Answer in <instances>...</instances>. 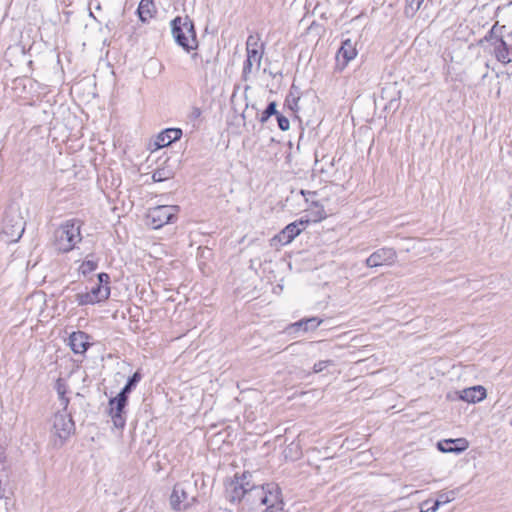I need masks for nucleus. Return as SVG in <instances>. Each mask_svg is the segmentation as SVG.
Returning <instances> with one entry per match:
<instances>
[{"label": "nucleus", "instance_id": "f257e3e1", "mask_svg": "<svg viewBox=\"0 0 512 512\" xmlns=\"http://www.w3.org/2000/svg\"><path fill=\"white\" fill-rule=\"evenodd\" d=\"M142 378L140 371H136L130 376L121 389L115 396L109 399L108 414L112 418L113 424L116 428H124L126 424V407L128 406L129 394L136 388Z\"/></svg>", "mask_w": 512, "mask_h": 512}, {"label": "nucleus", "instance_id": "f03ea898", "mask_svg": "<svg viewBox=\"0 0 512 512\" xmlns=\"http://www.w3.org/2000/svg\"><path fill=\"white\" fill-rule=\"evenodd\" d=\"M83 221L72 218L61 223L53 233L52 245L58 253H68L82 241L81 227Z\"/></svg>", "mask_w": 512, "mask_h": 512}, {"label": "nucleus", "instance_id": "7ed1b4c3", "mask_svg": "<svg viewBox=\"0 0 512 512\" xmlns=\"http://www.w3.org/2000/svg\"><path fill=\"white\" fill-rule=\"evenodd\" d=\"M279 497H281V491L276 484L257 486L251 483L248 496H246V504L251 512H259L269 504L278 502Z\"/></svg>", "mask_w": 512, "mask_h": 512}, {"label": "nucleus", "instance_id": "20e7f679", "mask_svg": "<svg viewBox=\"0 0 512 512\" xmlns=\"http://www.w3.org/2000/svg\"><path fill=\"white\" fill-rule=\"evenodd\" d=\"M171 32L175 42L190 52L198 46L194 22L188 17L177 16L171 21Z\"/></svg>", "mask_w": 512, "mask_h": 512}, {"label": "nucleus", "instance_id": "39448f33", "mask_svg": "<svg viewBox=\"0 0 512 512\" xmlns=\"http://www.w3.org/2000/svg\"><path fill=\"white\" fill-rule=\"evenodd\" d=\"M196 489V482L190 480L178 482L174 485L170 495V505L174 511H183L197 502V495L191 492Z\"/></svg>", "mask_w": 512, "mask_h": 512}, {"label": "nucleus", "instance_id": "423d86ee", "mask_svg": "<svg viewBox=\"0 0 512 512\" xmlns=\"http://www.w3.org/2000/svg\"><path fill=\"white\" fill-rule=\"evenodd\" d=\"M252 474L248 471L243 472L240 476L235 474L234 477L225 482V497L226 499L235 504L244 501L246 503V496L251 487Z\"/></svg>", "mask_w": 512, "mask_h": 512}, {"label": "nucleus", "instance_id": "0eeeda50", "mask_svg": "<svg viewBox=\"0 0 512 512\" xmlns=\"http://www.w3.org/2000/svg\"><path fill=\"white\" fill-rule=\"evenodd\" d=\"M180 208L176 205H159L150 208L147 213V223L153 229H160L166 224L174 223Z\"/></svg>", "mask_w": 512, "mask_h": 512}, {"label": "nucleus", "instance_id": "6e6552de", "mask_svg": "<svg viewBox=\"0 0 512 512\" xmlns=\"http://www.w3.org/2000/svg\"><path fill=\"white\" fill-rule=\"evenodd\" d=\"M75 431V423L67 411L57 412L53 418V432L63 443Z\"/></svg>", "mask_w": 512, "mask_h": 512}, {"label": "nucleus", "instance_id": "1a4fd4ad", "mask_svg": "<svg viewBox=\"0 0 512 512\" xmlns=\"http://www.w3.org/2000/svg\"><path fill=\"white\" fill-rule=\"evenodd\" d=\"M246 59L255 62L260 67L264 54V44L260 43L259 35H250L246 41Z\"/></svg>", "mask_w": 512, "mask_h": 512}, {"label": "nucleus", "instance_id": "9d476101", "mask_svg": "<svg viewBox=\"0 0 512 512\" xmlns=\"http://www.w3.org/2000/svg\"><path fill=\"white\" fill-rule=\"evenodd\" d=\"M90 336L84 331H74L68 338V345L75 354H84L91 346Z\"/></svg>", "mask_w": 512, "mask_h": 512}, {"label": "nucleus", "instance_id": "9b49d317", "mask_svg": "<svg viewBox=\"0 0 512 512\" xmlns=\"http://www.w3.org/2000/svg\"><path fill=\"white\" fill-rule=\"evenodd\" d=\"M469 447L465 438L444 439L437 443V448L443 453H461Z\"/></svg>", "mask_w": 512, "mask_h": 512}, {"label": "nucleus", "instance_id": "f8f14e48", "mask_svg": "<svg viewBox=\"0 0 512 512\" xmlns=\"http://www.w3.org/2000/svg\"><path fill=\"white\" fill-rule=\"evenodd\" d=\"M322 320H319L316 317L311 318H303L295 323L290 324L286 328V333L288 335H293L299 332H307L309 330H315L320 324Z\"/></svg>", "mask_w": 512, "mask_h": 512}, {"label": "nucleus", "instance_id": "ddd939ff", "mask_svg": "<svg viewBox=\"0 0 512 512\" xmlns=\"http://www.w3.org/2000/svg\"><path fill=\"white\" fill-rule=\"evenodd\" d=\"M182 136L180 128H167L157 135L155 145L157 148H163L171 145L173 142L179 140Z\"/></svg>", "mask_w": 512, "mask_h": 512}, {"label": "nucleus", "instance_id": "4468645a", "mask_svg": "<svg viewBox=\"0 0 512 512\" xmlns=\"http://www.w3.org/2000/svg\"><path fill=\"white\" fill-rule=\"evenodd\" d=\"M486 389L481 386H473L459 392V399L468 403H477L486 398Z\"/></svg>", "mask_w": 512, "mask_h": 512}, {"label": "nucleus", "instance_id": "2eb2a0df", "mask_svg": "<svg viewBox=\"0 0 512 512\" xmlns=\"http://www.w3.org/2000/svg\"><path fill=\"white\" fill-rule=\"evenodd\" d=\"M493 53L496 59L502 64L512 62V48L504 41V39H496L493 46Z\"/></svg>", "mask_w": 512, "mask_h": 512}, {"label": "nucleus", "instance_id": "dca6fc26", "mask_svg": "<svg viewBox=\"0 0 512 512\" xmlns=\"http://www.w3.org/2000/svg\"><path fill=\"white\" fill-rule=\"evenodd\" d=\"M157 13L153 0H141L137 8V14L141 22L146 23Z\"/></svg>", "mask_w": 512, "mask_h": 512}, {"label": "nucleus", "instance_id": "f3484780", "mask_svg": "<svg viewBox=\"0 0 512 512\" xmlns=\"http://www.w3.org/2000/svg\"><path fill=\"white\" fill-rule=\"evenodd\" d=\"M299 225H301L299 222L288 224L277 236L279 242L282 244H289L292 242L302 231Z\"/></svg>", "mask_w": 512, "mask_h": 512}, {"label": "nucleus", "instance_id": "a211bd4d", "mask_svg": "<svg viewBox=\"0 0 512 512\" xmlns=\"http://www.w3.org/2000/svg\"><path fill=\"white\" fill-rule=\"evenodd\" d=\"M357 55V51L354 43L350 39H346L342 42V45L337 53V60L343 59V65H347L349 61L354 59Z\"/></svg>", "mask_w": 512, "mask_h": 512}, {"label": "nucleus", "instance_id": "6ab92c4d", "mask_svg": "<svg viewBox=\"0 0 512 512\" xmlns=\"http://www.w3.org/2000/svg\"><path fill=\"white\" fill-rule=\"evenodd\" d=\"M315 170L321 174H328L334 167L335 159L334 157H329L328 155H323L321 159L318 158V154H315Z\"/></svg>", "mask_w": 512, "mask_h": 512}, {"label": "nucleus", "instance_id": "aec40b11", "mask_svg": "<svg viewBox=\"0 0 512 512\" xmlns=\"http://www.w3.org/2000/svg\"><path fill=\"white\" fill-rule=\"evenodd\" d=\"M455 497L456 492L454 490L441 492L438 494V497L435 500L434 504L431 507H429L426 511L421 510V512H436L441 505L453 501Z\"/></svg>", "mask_w": 512, "mask_h": 512}, {"label": "nucleus", "instance_id": "412c9836", "mask_svg": "<svg viewBox=\"0 0 512 512\" xmlns=\"http://www.w3.org/2000/svg\"><path fill=\"white\" fill-rule=\"evenodd\" d=\"M55 390L59 396L61 404L63 405V410L66 412L68 410V406L70 403V399L66 396L67 393V384L64 379L58 378L55 383Z\"/></svg>", "mask_w": 512, "mask_h": 512}, {"label": "nucleus", "instance_id": "4be33fe9", "mask_svg": "<svg viewBox=\"0 0 512 512\" xmlns=\"http://www.w3.org/2000/svg\"><path fill=\"white\" fill-rule=\"evenodd\" d=\"M308 208H317V214H314L312 218H308L306 220H299V223L301 226H304L305 224H308L310 221L312 222H320L321 220L326 218V213L324 210L323 205L319 203L318 200H312V203H310Z\"/></svg>", "mask_w": 512, "mask_h": 512}, {"label": "nucleus", "instance_id": "5701e85b", "mask_svg": "<svg viewBox=\"0 0 512 512\" xmlns=\"http://www.w3.org/2000/svg\"><path fill=\"white\" fill-rule=\"evenodd\" d=\"M192 60L196 64V69L203 75L204 80H207V69L209 65H211V59H204L203 56L199 53H193L191 56Z\"/></svg>", "mask_w": 512, "mask_h": 512}, {"label": "nucleus", "instance_id": "b1692460", "mask_svg": "<svg viewBox=\"0 0 512 512\" xmlns=\"http://www.w3.org/2000/svg\"><path fill=\"white\" fill-rule=\"evenodd\" d=\"M91 297L96 303L105 301L110 296V287H103V285H96L89 291Z\"/></svg>", "mask_w": 512, "mask_h": 512}, {"label": "nucleus", "instance_id": "393cba45", "mask_svg": "<svg viewBox=\"0 0 512 512\" xmlns=\"http://www.w3.org/2000/svg\"><path fill=\"white\" fill-rule=\"evenodd\" d=\"M504 26L499 27L498 23L494 24L492 28L485 35L484 40L489 42L493 47L495 45L496 39H503L502 30Z\"/></svg>", "mask_w": 512, "mask_h": 512}, {"label": "nucleus", "instance_id": "a878e982", "mask_svg": "<svg viewBox=\"0 0 512 512\" xmlns=\"http://www.w3.org/2000/svg\"><path fill=\"white\" fill-rule=\"evenodd\" d=\"M367 266L377 267L384 264V248L371 254L366 260Z\"/></svg>", "mask_w": 512, "mask_h": 512}, {"label": "nucleus", "instance_id": "bb28decb", "mask_svg": "<svg viewBox=\"0 0 512 512\" xmlns=\"http://www.w3.org/2000/svg\"><path fill=\"white\" fill-rule=\"evenodd\" d=\"M276 114H278L277 103L275 101H271L261 113L259 121L261 124H265L271 116H276Z\"/></svg>", "mask_w": 512, "mask_h": 512}, {"label": "nucleus", "instance_id": "cd10ccee", "mask_svg": "<svg viewBox=\"0 0 512 512\" xmlns=\"http://www.w3.org/2000/svg\"><path fill=\"white\" fill-rule=\"evenodd\" d=\"M97 267H98V261L93 260V259H86L80 265L79 272L82 275L87 276L91 272L95 271L97 269Z\"/></svg>", "mask_w": 512, "mask_h": 512}, {"label": "nucleus", "instance_id": "c85d7f7f", "mask_svg": "<svg viewBox=\"0 0 512 512\" xmlns=\"http://www.w3.org/2000/svg\"><path fill=\"white\" fill-rule=\"evenodd\" d=\"M171 177V173L169 170L165 168H158L152 174V179L154 182H162Z\"/></svg>", "mask_w": 512, "mask_h": 512}, {"label": "nucleus", "instance_id": "c756f323", "mask_svg": "<svg viewBox=\"0 0 512 512\" xmlns=\"http://www.w3.org/2000/svg\"><path fill=\"white\" fill-rule=\"evenodd\" d=\"M75 298L79 306L96 304L89 292L77 293Z\"/></svg>", "mask_w": 512, "mask_h": 512}, {"label": "nucleus", "instance_id": "7c9ffc66", "mask_svg": "<svg viewBox=\"0 0 512 512\" xmlns=\"http://www.w3.org/2000/svg\"><path fill=\"white\" fill-rule=\"evenodd\" d=\"M283 505H284L283 500L281 497H279L278 502L269 504L268 506H266L259 512H282Z\"/></svg>", "mask_w": 512, "mask_h": 512}, {"label": "nucleus", "instance_id": "2f4dec72", "mask_svg": "<svg viewBox=\"0 0 512 512\" xmlns=\"http://www.w3.org/2000/svg\"><path fill=\"white\" fill-rule=\"evenodd\" d=\"M276 119L280 130L287 131L289 129L290 122L286 116L278 112V114H276Z\"/></svg>", "mask_w": 512, "mask_h": 512}, {"label": "nucleus", "instance_id": "473e14b6", "mask_svg": "<svg viewBox=\"0 0 512 512\" xmlns=\"http://www.w3.org/2000/svg\"><path fill=\"white\" fill-rule=\"evenodd\" d=\"M300 98L299 97H295L292 95V93H290L286 100H285V103L287 104V106L293 111V112H296L298 110V102H299Z\"/></svg>", "mask_w": 512, "mask_h": 512}, {"label": "nucleus", "instance_id": "72a5a7b5", "mask_svg": "<svg viewBox=\"0 0 512 512\" xmlns=\"http://www.w3.org/2000/svg\"><path fill=\"white\" fill-rule=\"evenodd\" d=\"M253 63L252 61L246 59L244 61V64H243V70H242V79L244 81H247L248 80V76L250 75V73L252 72V67H253Z\"/></svg>", "mask_w": 512, "mask_h": 512}, {"label": "nucleus", "instance_id": "f704fd0d", "mask_svg": "<svg viewBox=\"0 0 512 512\" xmlns=\"http://www.w3.org/2000/svg\"><path fill=\"white\" fill-rule=\"evenodd\" d=\"M298 193L304 197V200L306 203H312V200H316V196H317L316 191H309V190L301 189Z\"/></svg>", "mask_w": 512, "mask_h": 512}, {"label": "nucleus", "instance_id": "c9c22d12", "mask_svg": "<svg viewBox=\"0 0 512 512\" xmlns=\"http://www.w3.org/2000/svg\"><path fill=\"white\" fill-rule=\"evenodd\" d=\"M98 278V284L97 285H103V287H110V276L108 273L101 272L97 275Z\"/></svg>", "mask_w": 512, "mask_h": 512}, {"label": "nucleus", "instance_id": "e433bc0d", "mask_svg": "<svg viewBox=\"0 0 512 512\" xmlns=\"http://www.w3.org/2000/svg\"><path fill=\"white\" fill-rule=\"evenodd\" d=\"M329 363H330V361H328V360H326V361L321 360V361L315 363L313 366V372L319 373V372L323 371L324 369L327 368Z\"/></svg>", "mask_w": 512, "mask_h": 512}, {"label": "nucleus", "instance_id": "4c0bfd02", "mask_svg": "<svg viewBox=\"0 0 512 512\" xmlns=\"http://www.w3.org/2000/svg\"><path fill=\"white\" fill-rule=\"evenodd\" d=\"M406 1H407V8H409L411 11L415 12L420 8V6L424 0H406Z\"/></svg>", "mask_w": 512, "mask_h": 512}, {"label": "nucleus", "instance_id": "58836bf2", "mask_svg": "<svg viewBox=\"0 0 512 512\" xmlns=\"http://www.w3.org/2000/svg\"><path fill=\"white\" fill-rule=\"evenodd\" d=\"M396 253L393 249H386V266L395 262Z\"/></svg>", "mask_w": 512, "mask_h": 512}, {"label": "nucleus", "instance_id": "ea45409f", "mask_svg": "<svg viewBox=\"0 0 512 512\" xmlns=\"http://www.w3.org/2000/svg\"><path fill=\"white\" fill-rule=\"evenodd\" d=\"M307 211L309 212V218H312L314 214H317V208H307Z\"/></svg>", "mask_w": 512, "mask_h": 512}, {"label": "nucleus", "instance_id": "a19ab883", "mask_svg": "<svg viewBox=\"0 0 512 512\" xmlns=\"http://www.w3.org/2000/svg\"><path fill=\"white\" fill-rule=\"evenodd\" d=\"M23 232H24V227L20 225L19 226V233H18L17 239H19L21 237Z\"/></svg>", "mask_w": 512, "mask_h": 512}, {"label": "nucleus", "instance_id": "79ce46f5", "mask_svg": "<svg viewBox=\"0 0 512 512\" xmlns=\"http://www.w3.org/2000/svg\"><path fill=\"white\" fill-rule=\"evenodd\" d=\"M269 75H270L271 77L275 78L277 75H280V76H281V75H282V73H281V72L274 73V72H271V71H270V72H269Z\"/></svg>", "mask_w": 512, "mask_h": 512}, {"label": "nucleus", "instance_id": "37998d69", "mask_svg": "<svg viewBox=\"0 0 512 512\" xmlns=\"http://www.w3.org/2000/svg\"><path fill=\"white\" fill-rule=\"evenodd\" d=\"M398 2H399V0H391V2L389 3V6H390V7H393V6H394V5H396Z\"/></svg>", "mask_w": 512, "mask_h": 512}]
</instances>
